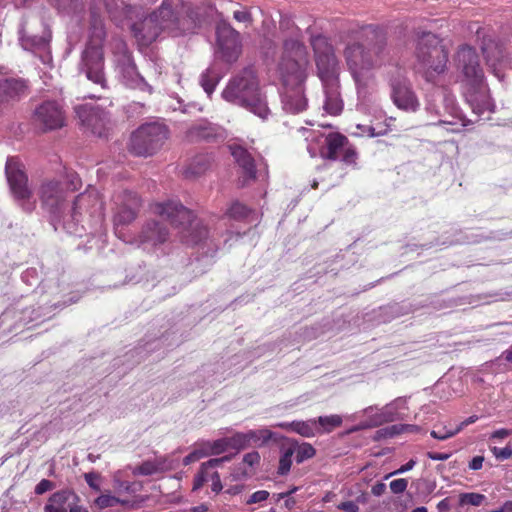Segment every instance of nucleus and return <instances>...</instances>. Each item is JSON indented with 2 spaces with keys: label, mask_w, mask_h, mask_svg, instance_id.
I'll use <instances>...</instances> for the list:
<instances>
[{
  "label": "nucleus",
  "mask_w": 512,
  "mask_h": 512,
  "mask_svg": "<svg viewBox=\"0 0 512 512\" xmlns=\"http://www.w3.org/2000/svg\"><path fill=\"white\" fill-rule=\"evenodd\" d=\"M343 56L358 91L366 89L374 80V70L387 59L385 32L379 27L369 26L365 31L364 42L348 43Z\"/></svg>",
  "instance_id": "obj_1"
},
{
  "label": "nucleus",
  "mask_w": 512,
  "mask_h": 512,
  "mask_svg": "<svg viewBox=\"0 0 512 512\" xmlns=\"http://www.w3.org/2000/svg\"><path fill=\"white\" fill-rule=\"evenodd\" d=\"M305 65V46L297 40H286L279 69L284 86L282 106L287 113L298 114L308 106L303 87L306 78Z\"/></svg>",
  "instance_id": "obj_2"
},
{
  "label": "nucleus",
  "mask_w": 512,
  "mask_h": 512,
  "mask_svg": "<svg viewBox=\"0 0 512 512\" xmlns=\"http://www.w3.org/2000/svg\"><path fill=\"white\" fill-rule=\"evenodd\" d=\"M177 0H163L161 6L147 16L132 24L136 39L144 46L155 41L162 32L179 36L186 32L183 21L179 18L176 8Z\"/></svg>",
  "instance_id": "obj_3"
},
{
  "label": "nucleus",
  "mask_w": 512,
  "mask_h": 512,
  "mask_svg": "<svg viewBox=\"0 0 512 512\" xmlns=\"http://www.w3.org/2000/svg\"><path fill=\"white\" fill-rule=\"evenodd\" d=\"M222 97L227 102L246 108L261 119H266L270 114L266 97L252 68H245L233 77L222 91Z\"/></svg>",
  "instance_id": "obj_4"
},
{
  "label": "nucleus",
  "mask_w": 512,
  "mask_h": 512,
  "mask_svg": "<svg viewBox=\"0 0 512 512\" xmlns=\"http://www.w3.org/2000/svg\"><path fill=\"white\" fill-rule=\"evenodd\" d=\"M96 9V7H93L91 10L89 43L82 54L79 69L89 81L98 85L102 90H106L108 85L104 72L102 51V42L105 39L106 32L103 20L97 15Z\"/></svg>",
  "instance_id": "obj_5"
},
{
  "label": "nucleus",
  "mask_w": 512,
  "mask_h": 512,
  "mask_svg": "<svg viewBox=\"0 0 512 512\" xmlns=\"http://www.w3.org/2000/svg\"><path fill=\"white\" fill-rule=\"evenodd\" d=\"M153 212L179 227L181 240L188 245H197L208 236L207 227L200 220L194 219L192 212L178 201L156 203Z\"/></svg>",
  "instance_id": "obj_6"
},
{
  "label": "nucleus",
  "mask_w": 512,
  "mask_h": 512,
  "mask_svg": "<svg viewBox=\"0 0 512 512\" xmlns=\"http://www.w3.org/2000/svg\"><path fill=\"white\" fill-rule=\"evenodd\" d=\"M416 68L430 81L435 75L445 71L448 52L441 40L431 32H423L415 48Z\"/></svg>",
  "instance_id": "obj_7"
},
{
  "label": "nucleus",
  "mask_w": 512,
  "mask_h": 512,
  "mask_svg": "<svg viewBox=\"0 0 512 512\" xmlns=\"http://www.w3.org/2000/svg\"><path fill=\"white\" fill-rule=\"evenodd\" d=\"M168 137L165 125L152 122L140 126L131 135L129 150L137 156H150L156 153Z\"/></svg>",
  "instance_id": "obj_8"
},
{
  "label": "nucleus",
  "mask_w": 512,
  "mask_h": 512,
  "mask_svg": "<svg viewBox=\"0 0 512 512\" xmlns=\"http://www.w3.org/2000/svg\"><path fill=\"white\" fill-rule=\"evenodd\" d=\"M311 45L315 54L318 75L323 85L337 84L340 67L332 45L323 35L313 36Z\"/></svg>",
  "instance_id": "obj_9"
},
{
  "label": "nucleus",
  "mask_w": 512,
  "mask_h": 512,
  "mask_svg": "<svg viewBox=\"0 0 512 512\" xmlns=\"http://www.w3.org/2000/svg\"><path fill=\"white\" fill-rule=\"evenodd\" d=\"M5 171L14 198L24 211L32 212L36 207V200L28 186V178L20 162L15 158H8Z\"/></svg>",
  "instance_id": "obj_10"
},
{
  "label": "nucleus",
  "mask_w": 512,
  "mask_h": 512,
  "mask_svg": "<svg viewBox=\"0 0 512 512\" xmlns=\"http://www.w3.org/2000/svg\"><path fill=\"white\" fill-rule=\"evenodd\" d=\"M51 39V32L35 14L23 18L19 28V42L25 50H46Z\"/></svg>",
  "instance_id": "obj_11"
},
{
  "label": "nucleus",
  "mask_w": 512,
  "mask_h": 512,
  "mask_svg": "<svg viewBox=\"0 0 512 512\" xmlns=\"http://www.w3.org/2000/svg\"><path fill=\"white\" fill-rule=\"evenodd\" d=\"M217 55L224 62H235L241 53L239 33L226 21H220L216 28Z\"/></svg>",
  "instance_id": "obj_12"
},
{
  "label": "nucleus",
  "mask_w": 512,
  "mask_h": 512,
  "mask_svg": "<svg viewBox=\"0 0 512 512\" xmlns=\"http://www.w3.org/2000/svg\"><path fill=\"white\" fill-rule=\"evenodd\" d=\"M42 206L55 218H62L68 208L66 191L57 181H45L38 191Z\"/></svg>",
  "instance_id": "obj_13"
},
{
  "label": "nucleus",
  "mask_w": 512,
  "mask_h": 512,
  "mask_svg": "<svg viewBox=\"0 0 512 512\" xmlns=\"http://www.w3.org/2000/svg\"><path fill=\"white\" fill-rule=\"evenodd\" d=\"M455 62L457 69L462 74V81L476 92L480 85L479 56L476 50L463 45L456 53Z\"/></svg>",
  "instance_id": "obj_14"
},
{
  "label": "nucleus",
  "mask_w": 512,
  "mask_h": 512,
  "mask_svg": "<svg viewBox=\"0 0 512 512\" xmlns=\"http://www.w3.org/2000/svg\"><path fill=\"white\" fill-rule=\"evenodd\" d=\"M75 112L82 124L90 129L93 134L99 137L106 135L108 124L107 113L88 104L76 106Z\"/></svg>",
  "instance_id": "obj_15"
},
{
  "label": "nucleus",
  "mask_w": 512,
  "mask_h": 512,
  "mask_svg": "<svg viewBox=\"0 0 512 512\" xmlns=\"http://www.w3.org/2000/svg\"><path fill=\"white\" fill-rule=\"evenodd\" d=\"M78 495L70 489H63L53 493L46 503L45 512H87L79 505Z\"/></svg>",
  "instance_id": "obj_16"
},
{
  "label": "nucleus",
  "mask_w": 512,
  "mask_h": 512,
  "mask_svg": "<svg viewBox=\"0 0 512 512\" xmlns=\"http://www.w3.org/2000/svg\"><path fill=\"white\" fill-rule=\"evenodd\" d=\"M35 121L46 130L61 128L65 116L62 107L55 101H46L38 106L34 113Z\"/></svg>",
  "instance_id": "obj_17"
},
{
  "label": "nucleus",
  "mask_w": 512,
  "mask_h": 512,
  "mask_svg": "<svg viewBox=\"0 0 512 512\" xmlns=\"http://www.w3.org/2000/svg\"><path fill=\"white\" fill-rule=\"evenodd\" d=\"M229 150L241 169L240 183L246 185L248 181L256 178L255 160L251 152L242 143L235 141L228 145Z\"/></svg>",
  "instance_id": "obj_18"
},
{
  "label": "nucleus",
  "mask_w": 512,
  "mask_h": 512,
  "mask_svg": "<svg viewBox=\"0 0 512 512\" xmlns=\"http://www.w3.org/2000/svg\"><path fill=\"white\" fill-rule=\"evenodd\" d=\"M401 401H393L389 404H387L382 409H378L374 406H369L362 410V414L367 417V419L360 423L358 426L352 428L350 432H355L367 428H373L378 427L384 423L393 422L395 421V413L393 411V408L395 405L400 403Z\"/></svg>",
  "instance_id": "obj_19"
},
{
  "label": "nucleus",
  "mask_w": 512,
  "mask_h": 512,
  "mask_svg": "<svg viewBox=\"0 0 512 512\" xmlns=\"http://www.w3.org/2000/svg\"><path fill=\"white\" fill-rule=\"evenodd\" d=\"M225 136V130L222 127L206 120L192 124L186 131V139L190 142H213L223 140Z\"/></svg>",
  "instance_id": "obj_20"
},
{
  "label": "nucleus",
  "mask_w": 512,
  "mask_h": 512,
  "mask_svg": "<svg viewBox=\"0 0 512 512\" xmlns=\"http://www.w3.org/2000/svg\"><path fill=\"white\" fill-rule=\"evenodd\" d=\"M117 211L114 216L116 225L128 224L136 218L137 210L140 207V199L133 192H124L115 199Z\"/></svg>",
  "instance_id": "obj_21"
},
{
  "label": "nucleus",
  "mask_w": 512,
  "mask_h": 512,
  "mask_svg": "<svg viewBox=\"0 0 512 512\" xmlns=\"http://www.w3.org/2000/svg\"><path fill=\"white\" fill-rule=\"evenodd\" d=\"M391 88L392 100L399 109L407 111L417 109L418 100L405 78L394 79L391 82Z\"/></svg>",
  "instance_id": "obj_22"
},
{
  "label": "nucleus",
  "mask_w": 512,
  "mask_h": 512,
  "mask_svg": "<svg viewBox=\"0 0 512 512\" xmlns=\"http://www.w3.org/2000/svg\"><path fill=\"white\" fill-rule=\"evenodd\" d=\"M168 231L158 221L147 222L143 227L138 242L142 245L156 246L167 240Z\"/></svg>",
  "instance_id": "obj_23"
},
{
  "label": "nucleus",
  "mask_w": 512,
  "mask_h": 512,
  "mask_svg": "<svg viewBox=\"0 0 512 512\" xmlns=\"http://www.w3.org/2000/svg\"><path fill=\"white\" fill-rule=\"evenodd\" d=\"M122 75L125 84L134 89L147 90L149 93L152 92V87L148 85L145 79L137 72L134 63L127 59V63L122 67Z\"/></svg>",
  "instance_id": "obj_24"
},
{
  "label": "nucleus",
  "mask_w": 512,
  "mask_h": 512,
  "mask_svg": "<svg viewBox=\"0 0 512 512\" xmlns=\"http://www.w3.org/2000/svg\"><path fill=\"white\" fill-rule=\"evenodd\" d=\"M347 138L339 133H329L325 137L326 152L323 155L331 160H338L347 145Z\"/></svg>",
  "instance_id": "obj_25"
},
{
  "label": "nucleus",
  "mask_w": 512,
  "mask_h": 512,
  "mask_svg": "<svg viewBox=\"0 0 512 512\" xmlns=\"http://www.w3.org/2000/svg\"><path fill=\"white\" fill-rule=\"evenodd\" d=\"M296 451V441L285 438L280 447V458L277 473L279 475H286L291 469L292 456Z\"/></svg>",
  "instance_id": "obj_26"
},
{
  "label": "nucleus",
  "mask_w": 512,
  "mask_h": 512,
  "mask_svg": "<svg viewBox=\"0 0 512 512\" xmlns=\"http://www.w3.org/2000/svg\"><path fill=\"white\" fill-rule=\"evenodd\" d=\"M26 89V83L21 79H0V102L14 98L22 94Z\"/></svg>",
  "instance_id": "obj_27"
},
{
  "label": "nucleus",
  "mask_w": 512,
  "mask_h": 512,
  "mask_svg": "<svg viewBox=\"0 0 512 512\" xmlns=\"http://www.w3.org/2000/svg\"><path fill=\"white\" fill-rule=\"evenodd\" d=\"M482 44V54H485L487 65L495 69L496 64L504 58L503 46L491 38H484Z\"/></svg>",
  "instance_id": "obj_28"
},
{
  "label": "nucleus",
  "mask_w": 512,
  "mask_h": 512,
  "mask_svg": "<svg viewBox=\"0 0 512 512\" xmlns=\"http://www.w3.org/2000/svg\"><path fill=\"white\" fill-rule=\"evenodd\" d=\"M231 456L210 459L202 463L199 472L196 474L193 482V490L200 489L203 484L209 481V470L219 467L222 463L230 461Z\"/></svg>",
  "instance_id": "obj_29"
},
{
  "label": "nucleus",
  "mask_w": 512,
  "mask_h": 512,
  "mask_svg": "<svg viewBox=\"0 0 512 512\" xmlns=\"http://www.w3.org/2000/svg\"><path fill=\"white\" fill-rule=\"evenodd\" d=\"M323 86L325 89L324 110L331 115H338L342 111V101L338 92V83Z\"/></svg>",
  "instance_id": "obj_30"
},
{
  "label": "nucleus",
  "mask_w": 512,
  "mask_h": 512,
  "mask_svg": "<svg viewBox=\"0 0 512 512\" xmlns=\"http://www.w3.org/2000/svg\"><path fill=\"white\" fill-rule=\"evenodd\" d=\"M476 420V416H471L467 420L463 421L460 425H456L454 427L451 425L446 426L442 424H436L434 426V429L430 432V435L438 440H446L448 438L455 436L463 429V427L475 422Z\"/></svg>",
  "instance_id": "obj_31"
},
{
  "label": "nucleus",
  "mask_w": 512,
  "mask_h": 512,
  "mask_svg": "<svg viewBox=\"0 0 512 512\" xmlns=\"http://www.w3.org/2000/svg\"><path fill=\"white\" fill-rule=\"evenodd\" d=\"M221 79V75L215 66L207 68L200 76V84L204 91L211 95Z\"/></svg>",
  "instance_id": "obj_32"
},
{
  "label": "nucleus",
  "mask_w": 512,
  "mask_h": 512,
  "mask_svg": "<svg viewBox=\"0 0 512 512\" xmlns=\"http://www.w3.org/2000/svg\"><path fill=\"white\" fill-rule=\"evenodd\" d=\"M290 426L291 431L307 438L313 437L319 432L316 419L292 421Z\"/></svg>",
  "instance_id": "obj_33"
},
{
  "label": "nucleus",
  "mask_w": 512,
  "mask_h": 512,
  "mask_svg": "<svg viewBox=\"0 0 512 512\" xmlns=\"http://www.w3.org/2000/svg\"><path fill=\"white\" fill-rule=\"evenodd\" d=\"M164 462L161 460H148L133 468L134 475L149 476L164 471Z\"/></svg>",
  "instance_id": "obj_34"
},
{
  "label": "nucleus",
  "mask_w": 512,
  "mask_h": 512,
  "mask_svg": "<svg viewBox=\"0 0 512 512\" xmlns=\"http://www.w3.org/2000/svg\"><path fill=\"white\" fill-rule=\"evenodd\" d=\"M249 446L253 444L264 445L274 437V433L268 428L249 430L246 432Z\"/></svg>",
  "instance_id": "obj_35"
},
{
  "label": "nucleus",
  "mask_w": 512,
  "mask_h": 512,
  "mask_svg": "<svg viewBox=\"0 0 512 512\" xmlns=\"http://www.w3.org/2000/svg\"><path fill=\"white\" fill-rule=\"evenodd\" d=\"M210 165L209 159L206 156H197L187 167L185 174L186 176H196L203 173Z\"/></svg>",
  "instance_id": "obj_36"
},
{
  "label": "nucleus",
  "mask_w": 512,
  "mask_h": 512,
  "mask_svg": "<svg viewBox=\"0 0 512 512\" xmlns=\"http://www.w3.org/2000/svg\"><path fill=\"white\" fill-rule=\"evenodd\" d=\"M317 426L319 425L320 429L324 433H330L336 427H339L342 424V417L340 415H329V416H320L316 419Z\"/></svg>",
  "instance_id": "obj_37"
},
{
  "label": "nucleus",
  "mask_w": 512,
  "mask_h": 512,
  "mask_svg": "<svg viewBox=\"0 0 512 512\" xmlns=\"http://www.w3.org/2000/svg\"><path fill=\"white\" fill-rule=\"evenodd\" d=\"M207 456L218 455L229 450L227 438L217 439L215 441L203 442Z\"/></svg>",
  "instance_id": "obj_38"
},
{
  "label": "nucleus",
  "mask_w": 512,
  "mask_h": 512,
  "mask_svg": "<svg viewBox=\"0 0 512 512\" xmlns=\"http://www.w3.org/2000/svg\"><path fill=\"white\" fill-rule=\"evenodd\" d=\"M315 453H316V450L311 444L302 443L299 445L296 442L295 454H296L297 463H302L305 460L312 458L315 455Z\"/></svg>",
  "instance_id": "obj_39"
},
{
  "label": "nucleus",
  "mask_w": 512,
  "mask_h": 512,
  "mask_svg": "<svg viewBox=\"0 0 512 512\" xmlns=\"http://www.w3.org/2000/svg\"><path fill=\"white\" fill-rule=\"evenodd\" d=\"M226 438H227L229 449H234L236 451H239V450L245 449L246 447L249 446L248 441H247L246 432L245 433L238 432V433H235L234 435H232L231 437H226Z\"/></svg>",
  "instance_id": "obj_40"
},
{
  "label": "nucleus",
  "mask_w": 512,
  "mask_h": 512,
  "mask_svg": "<svg viewBox=\"0 0 512 512\" xmlns=\"http://www.w3.org/2000/svg\"><path fill=\"white\" fill-rule=\"evenodd\" d=\"M248 214L249 209L239 202L232 203L231 206L226 211V215L235 220L244 219L245 217L248 216Z\"/></svg>",
  "instance_id": "obj_41"
},
{
  "label": "nucleus",
  "mask_w": 512,
  "mask_h": 512,
  "mask_svg": "<svg viewBox=\"0 0 512 512\" xmlns=\"http://www.w3.org/2000/svg\"><path fill=\"white\" fill-rule=\"evenodd\" d=\"M489 448L494 457L499 461H504L512 457V447L510 444L506 445L503 448H498L497 446H493L490 444Z\"/></svg>",
  "instance_id": "obj_42"
},
{
  "label": "nucleus",
  "mask_w": 512,
  "mask_h": 512,
  "mask_svg": "<svg viewBox=\"0 0 512 512\" xmlns=\"http://www.w3.org/2000/svg\"><path fill=\"white\" fill-rule=\"evenodd\" d=\"M94 503L99 509H104L107 507H113V506L117 505L118 503H120V499L115 496H112L110 494H103V495H100L95 500Z\"/></svg>",
  "instance_id": "obj_43"
},
{
  "label": "nucleus",
  "mask_w": 512,
  "mask_h": 512,
  "mask_svg": "<svg viewBox=\"0 0 512 512\" xmlns=\"http://www.w3.org/2000/svg\"><path fill=\"white\" fill-rule=\"evenodd\" d=\"M459 505L466 506H479L480 505V494L478 493H462L459 495Z\"/></svg>",
  "instance_id": "obj_44"
},
{
  "label": "nucleus",
  "mask_w": 512,
  "mask_h": 512,
  "mask_svg": "<svg viewBox=\"0 0 512 512\" xmlns=\"http://www.w3.org/2000/svg\"><path fill=\"white\" fill-rule=\"evenodd\" d=\"M203 457H207V452L205 451L204 445L202 443L198 449H195L194 451H192L191 453L184 457L183 464L189 465L193 462L200 460Z\"/></svg>",
  "instance_id": "obj_45"
},
{
  "label": "nucleus",
  "mask_w": 512,
  "mask_h": 512,
  "mask_svg": "<svg viewBox=\"0 0 512 512\" xmlns=\"http://www.w3.org/2000/svg\"><path fill=\"white\" fill-rule=\"evenodd\" d=\"M89 198H90V195H86V194H80L76 197L71 209L69 210L71 212V217L73 219L77 220L76 216L78 214V210L82 209V207L86 204V202H88Z\"/></svg>",
  "instance_id": "obj_46"
},
{
  "label": "nucleus",
  "mask_w": 512,
  "mask_h": 512,
  "mask_svg": "<svg viewBox=\"0 0 512 512\" xmlns=\"http://www.w3.org/2000/svg\"><path fill=\"white\" fill-rule=\"evenodd\" d=\"M414 429H417V427L412 426V425H393L391 427H387V428L381 430L380 432H382L386 436L392 437L396 434L403 432L404 430H414Z\"/></svg>",
  "instance_id": "obj_47"
},
{
  "label": "nucleus",
  "mask_w": 512,
  "mask_h": 512,
  "mask_svg": "<svg viewBox=\"0 0 512 512\" xmlns=\"http://www.w3.org/2000/svg\"><path fill=\"white\" fill-rule=\"evenodd\" d=\"M356 129L359 130V132H355L354 133L357 136L367 135L369 137H375V136H380V135H384L385 134V131L376 132L374 127L367 126V125L358 124L356 126Z\"/></svg>",
  "instance_id": "obj_48"
},
{
  "label": "nucleus",
  "mask_w": 512,
  "mask_h": 512,
  "mask_svg": "<svg viewBox=\"0 0 512 512\" xmlns=\"http://www.w3.org/2000/svg\"><path fill=\"white\" fill-rule=\"evenodd\" d=\"M103 4H104L107 12L111 16L115 17L116 12L122 8L124 3H123V1H120V0H103Z\"/></svg>",
  "instance_id": "obj_49"
},
{
  "label": "nucleus",
  "mask_w": 512,
  "mask_h": 512,
  "mask_svg": "<svg viewBox=\"0 0 512 512\" xmlns=\"http://www.w3.org/2000/svg\"><path fill=\"white\" fill-rule=\"evenodd\" d=\"M408 482L406 479L399 478L390 482V489L395 494L403 493L407 488Z\"/></svg>",
  "instance_id": "obj_50"
},
{
  "label": "nucleus",
  "mask_w": 512,
  "mask_h": 512,
  "mask_svg": "<svg viewBox=\"0 0 512 512\" xmlns=\"http://www.w3.org/2000/svg\"><path fill=\"white\" fill-rule=\"evenodd\" d=\"M269 495H270L269 492L266 490L256 491L250 495V497L246 503L247 504H255V503H260V502L266 501L268 499Z\"/></svg>",
  "instance_id": "obj_51"
},
{
  "label": "nucleus",
  "mask_w": 512,
  "mask_h": 512,
  "mask_svg": "<svg viewBox=\"0 0 512 512\" xmlns=\"http://www.w3.org/2000/svg\"><path fill=\"white\" fill-rule=\"evenodd\" d=\"M260 454L257 451H252L243 456V463L249 467H254L260 463Z\"/></svg>",
  "instance_id": "obj_52"
},
{
  "label": "nucleus",
  "mask_w": 512,
  "mask_h": 512,
  "mask_svg": "<svg viewBox=\"0 0 512 512\" xmlns=\"http://www.w3.org/2000/svg\"><path fill=\"white\" fill-rule=\"evenodd\" d=\"M55 487L54 483L47 479H42L35 487V493L42 495L47 491L52 490Z\"/></svg>",
  "instance_id": "obj_53"
},
{
  "label": "nucleus",
  "mask_w": 512,
  "mask_h": 512,
  "mask_svg": "<svg viewBox=\"0 0 512 512\" xmlns=\"http://www.w3.org/2000/svg\"><path fill=\"white\" fill-rule=\"evenodd\" d=\"M338 159L347 164H352L356 160V152L354 149L346 146L341 153V157Z\"/></svg>",
  "instance_id": "obj_54"
},
{
  "label": "nucleus",
  "mask_w": 512,
  "mask_h": 512,
  "mask_svg": "<svg viewBox=\"0 0 512 512\" xmlns=\"http://www.w3.org/2000/svg\"><path fill=\"white\" fill-rule=\"evenodd\" d=\"M209 481L212 482L211 488L213 492L219 493L222 490L223 486L218 472L209 474Z\"/></svg>",
  "instance_id": "obj_55"
},
{
  "label": "nucleus",
  "mask_w": 512,
  "mask_h": 512,
  "mask_svg": "<svg viewBox=\"0 0 512 512\" xmlns=\"http://www.w3.org/2000/svg\"><path fill=\"white\" fill-rule=\"evenodd\" d=\"M511 434H512V431H511V430H509V429H505V428L498 429V430L494 431V432L489 436V440H490V441L502 440V439L507 438V437H508V436H510Z\"/></svg>",
  "instance_id": "obj_56"
},
{
  "label": "nucleus",
  "mask_w": 512,
  "mask_h": 512,
  "mask_svg": "<svg viewBox=\"0 0 512 512\" xmlns=\"http://www.w3.org/2000/svg\"><path fill=\"white\" fill-rule=\"evenodd\" d=\"M85 481L89 485L90 488H92L95 491H100V487L97 484V480L99 479V475L96 473H86L85 474Z\"/></svg>",
  "instance_id": "obj_57"
},
{
  "label": "nucleus",
  "mask_w": 512,
  "mask_h": 512,
  "mask_svg": "<svg viewBox=\"0 0 512 512\" xmlns=\"http://www.w3.org/2000/svg\"><path fill=\"white\" fill-rule=\"evenodd\" d=\"M339 509L345 512H359V507L353 501H346L338 506Z\"/></svg>",
  "instance_id": "obj_58"
},
{
  "label": "nucleus",
  "mask_w": 512,
  "mask_h": 512,
  "mask_svg": "<svg viewBox=\"0 0 512 512\" xmlns=\"http://www.w3.org/2000/svg\"><path fill=\"white\" fill-rule=\"evenodd\" d=\"M415 464H416V461L411 459L405 465L401 466L397 471L387 475L386 478H388L394 474H401V473L407 472V471L411 470L415 466Z\"/></svg>",
  "instance_id": "obj_59"
},
{
  "label": "nucleus",
  "mask_w": 512,
  "mask_h": 512,
  "mask_svg": "<svg viewBox=\"0 0 512 512\" xmlns=\"http://www.w3.org/2000/svg\"><path fill=\"white\" fill-rule=\"evenodd\" d=\"M233 16H234V19L239 22H248V21H250V18H251L250 13L245 10L235 11Z\"/></svg>",
  "instance_id": "obj_60"
},
{
  "label": "nucleus",
  "mask_w": 512,
  "mask_h": 512,
  "mask_svg": "<svg viewBox=\"0 0 512 512\" xmlns=\"http://www.w3.org/2000/svg\"><path fill=\"white\" fill-rule=\"evenodd\" d=\"M428 458L432 460L445 461L450 458V453H437V452H428Z\"/></svg>",
  "instance_id": "obj_61"
},
{
  "label": "nucleus",
  "mask_w": 512,
  "mask_h": 512,
  "mask_svg": "<svg viewBox=\"0 0 512 512\" xmlns=\"http://www.w3.org/2000/svg\"><path fill=\"white\" fill-rule=\"evenodd\" d=\"M386 490V485L384 483H376L372 489L371 492L374 496H381Z\"/></svg>",
  "instance_id": "obj_62"
},
{
  "label": "nucleus",
  "mask_w": 512,
  "mask_h": 512,
  "mask_svg": "<svg viewBox=\"0 0 512 512\" xmlns=\"http://www.w3.org/2000/svg\"><path fill=\"white\" fill-rule=\"evenodd\" d=\"M437 508H438V512H448V510L450 508L448 499L445 498V499L441 500L438 503Z\"/></svg>",
  "instance_id": "obj_63"
},
{
  "label": "nucleus",
  "mask_w": 512,
  "mask_h": 512,
  "mask_svg": "<svg viewBox=\"0 0 512 512\" xmlns=\"http://www.w3.org/2000/svg\"><path fill=\"white\" fill-rule=\"evenodd\" d=\"M470 468L474 470L480 469V456H475L470 462Z\"/></svg>",
  "instance_id": "obj_64"
}]
</instances>
